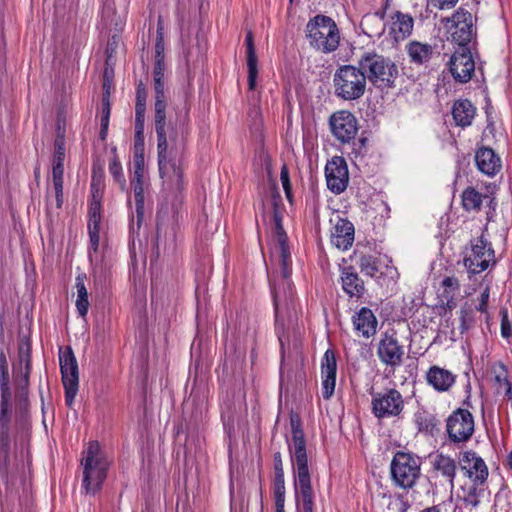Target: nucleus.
Instances as JSON below:
<instances>
[{
  "label": "nucleus",
  "instance_id": "obj_1",
  "mask_svg": "<svg viewBox=\"0 0 512 512\" xmlns=\"http://www.w3.org/2000/svg\"><path fill=\"white\" fill-rule=\"evenodd\" d=\"M157 136L159 173L163 186L172 193H180L184 188L182 155L187 136V115L170 116L166 112L154 116Z\"/></svg>",
  "mask_w": 512,
  "mask_h": 512
},
{
  "label": "nucleus",
  "instance_id": "obj_2",
  "mask_svg": "<svg viewBox=\"0 0 512 512\" xmlns=\"http://www.w3.org/2000/svg\"><path fill=\"white\" fill-rule=\"evenodd\" d=\"M291 444H289L290 455L295 464V489L302 501L303 512H313L314 493L311 486V477L308 468V457L306 452V441L302 428L300 416L290 413Z\"/></svg>",
  "mask_w": 512,
  "mask_h": 512
},
{
  "label": "nucleus",
  "instance_id": "obj_3",
  "mask_svg": "<svg viewBox=\"0 0 512 512\" xmlns=\"http://www.w3.org/2000/svg\"><path fill=\"white\" fill-rule=\"evenodd\" d=\"M309 45L324 54L336 51L340 44V31L329 16L316 15L306 24Z\"/></svg>",
  "mask_w": 512,
  "mask_h": 512
},
{
  "label": "nucleus",
  "instance_id": "obj_4",
  "mask_svg": "<svg viewBox=\"0 0 512 512\" xmlns=\"http://www.w3.org/2000/svg\"><path fill=\"white\" fill-rule=\"evenodd\" d=\"M358 65L365 72L366 81L375 87L392 88L398 77L397 65L387 57L376 52H365L358 60Z\"/></svg>",
  "mask_w": 512,
  "mask_h": 512
},
{
  "label": "nucleus",
  "instance_id": "obj_5",
  "mask_svg": "<svg viewBox=\"0 0 512 512\" xmlns=\"http://www.w3.org/2000/svg\"><path fill=\"white\" fill-rule=\"evenodd\" d=\"M333 87L336 97L345 101L358 100L366 92L365 72L359 65H341L333 75Z\"/></svg>",
  "mask_w": 512,
  "mask_h": 512
},
{
  "label": "nucleus",
  "instance_id": "obj_6",
  "mask_svg": "<svg viewBox=\"0 0 512 512\" xmlns=\"http://www.w3.org/2000/svg\"><path fill=\"white\" fill-rule=\"evenodd\" d=\"M85 454L82 460V486L87 494L95 495L107 477L109 462L100 454V446L96 441L89 443Z\"/></svg>",
  "mask_w": 512,
  "mask_h": 512
},
{
  "label": "nucleus",
  "instance_id": "obj_7",
  "mask_svg": "<svg viewBox=\"0 0 512 512\" xmlns=\"http://www.w3.org/2000/svg\"><path fill=\"white\" fill-rule=\"evenodd\" d=\"M391 477L395 485L403 488H413L421 475V460L413 454L397 451L390 464Z\"/></svg>",
  "mask_w": 512,
  "mask_h": 512
},
{
  "label": "nucleus",
  "instance_id": "obj_8",
  "mask_svg": "<svg viewBox=\"0 0 512 512\" xmlns=\"http://www.w3.org/2000/svg\"><path fill=\"white\" fill-rule=\"evenodd\" d=\"M273 219L274 229L272 232V237L274 241V246L272 248L271 253L273 259H275L280 266L284 285H286L290 291L289 296H285V300H287L288 298L289 300H292V286L291 283L288 281L292 273V261L288 246V236L283 228L282 219L277 210L274 211Z\"/></svg>",
  "mask_w": 512,
  "mask_h": 512
},
{
  "label": "nucleus",
  "instance_id": "obj_9",
  "mask_svg": "<svg viewBox=\"0 0 512 512\" xmlns=\"http://www.w3.org/2000/svg\"><path fill=\"white\" fill-rule=\"evenodd\" d=\"M471 253L464 257V265L471 274L485 271L496 264L495 251L492 244L481 236L470 241Z\"/></svg>",
  "mask_w": 512,
  "mask_h": 512
},
{
  "label": "nucleus",
  "instance_id": "obj_10",
  "mask_svg": "<svg viewBox=\"0 0 512 512\" xmlns=\"http://www.w3.org/2000/svg\"><path fill=\"white\" fill-rule=\"evenodd\" d=\"M59 364L62 383L65 389V402L71 408L79 387L78 363L71 347L60 350Z\"/></svg>",
  "mask_w": 512,
  "mask_h": 512
},
{
  "label": "nucleus",
  "instance_id": "obj_11",
  "mask_svg": "<svg viewBox=\"0 0 512 512\" xmlns=\"http://www.w3.org/2000/svg\"><path fill=\"white\" fill-rule=\"evenodd\" d=\"M371 409L378 419L398 417L404 409L402 394L395 388H386L381 392H371Z\"/></svg>",
  "mask_w": 512,
  "mask_h": 512
},
{
  "label": "nucleus",
  "instance_id": "obj_12",
  "mask_svg": "<svg viewBox=\"0 0 512 512\" xmlns=\"http://www.w3.org/2000/svg\"><path fill=\"white\" fill-rule=\"evenodd\" d=\"M474 427V417L467 409H456L446 420V432L452 443L467 442L474 433Z\"/></svg>",
  "mask_w": 512,
  "mask_h": 512
},
{
  "label": "nucleus",
  "instance_id": "obj_13",
  "mask_svg": "<svg viewBox=\"0 0 512 512\" xmlns=\"http://www.w3.org/2000/svg\"><path fill=\"white\" fill-rule=\"evenodd\" d=\"M404 354V347L399 343L394 329L382 333L377 347V356L383 364L392 368L399 367L403 363Z\"/></svg>",
  "mask_w": 512,
  "mask_h": 512
},
{
  "label": "nucleus",
  "instance_id": "obj_14",
  "mask_svg": "<svg viewBox=\"0 0 512 512\" xmlns=\"http://www.w3.org/2000/svg\"><path fill=\"white\" fill-rule=\"evenodd\" d=\"M329 126L332 135L342 144H349L358 132V120L347 110L334 112L329 118Z\"/></svg>",
  "mask_w": 512,
  "mask_h": 512
},
{
  "label": "nucleus",
  "instance_id": "obj_15",
  "mask_svg": "<svg viewBox=\"0 0 512 512\" xmlns=\"http://www.w3.org/2000/svg\"><path fill=\"white\" fill-rule=\"evenodd\" d=\"M449 70L453 78L460 82H468L474 71L475 63L470 47L457 48L449 61Z\"/></svg>",
  "mask_w": 512,
  "mask_h": 512
},
{
  "label": "nucleus",
  "instance_id": "obj_16",
  "mask_svg": "<svg viewBox=\"0 0 512 512\" xmlns=\"http://www.w3.org/2000/svg\"><path fill=\"white\" fill-rule=\"evenodd\" d=\"M429 462L431 465V477L443 479L450 485L451 490H453L459 462L450 455H446L442 452L431 454L429 456Z\"/></svg>",
  "mask_w": 512,
  "mask_h": 512
},
{
  "label": "nucleus",
  "instance_id": "obj_17",
  "mask_svg": "<svg viewBox=\"0 0 512 512\" xmlns=\"http://www.w3.org/2000/svg\"><path fill=\"white\" fill-rule=\"evenodd\" d=\"M327 187L335 194L342 193L349 180L348 167L343 157L334 156L325 167Z\"/></svg>",
  "mask_w": 512,
  "mask_h": 512
},
{
  "label": "nucleus",
  "instance_id": "obj_18",
  "mask_svg": "<svg viewBox=\"0 0 512 512\" xmlns=\"http://www.w3.org/2000/svg\"><path fill=\"white\" fill-rule=\"evenodd\" d=\"M406 53L409 57L410 63L416 66H423L425 68L434 64L441 56L437 45L421 41H410L406 45Z\"/></svg>",
  "mask_w": 512,
  "mask_h": 512
},
{
  "label": "nucleus",
  "instance_id": "obj_19",
  "mask_svg": "<svg viewBox=\"0 0 512 512\" xmlns=\"http://www.w3.org/2000/svg\"><path fill=\"white\" fill-rule=\"evenodd\" d=\"M134 175L131 179V188L134 193L136 224L138 228L144 219V157H134Z\"/></svg>",
  "mask_w": 512,
  "mask_h": 512
},
{
  "label": "nucleus",
  "instance_id": "obj_20",
  "mask_svg": "<svg viewBox=\"0 0 512 512\" xmlns=\"http://www.w3.org/2000/svg\"><path fill=\"white\" fill-rule=\"evenodd\" d=\"M18 358L19 364L14 367V381L21 395H27L32 367L31 345L29 342L19 345Z\"/></svg>",
  "mask_w": 512,
  "mask_h": 512
},
{
  "label": "nucleus",
  "instance_id": "obj_21",
  "mask_svg": "<svg viewBox=\"0 0 512 512\" xmlns=\"http://www.w3.org/2000/svg\"><path fill=\"white\" fill-rule=\"evenodd\" d=\"M459 465L464 474L476 484H484L489 472L484 460L474 451H465L459 458Z\"/></svg>",
  "mask_w": 512,
  "mask_h": 512
},
{
  "label": "nucleus",
  "instance_id": "obj_22",
  "mask_svg": "<svg viewBox=\"0 0 512 512\" xmlns=\"http://www.w3.org/2000/svg\"><path fill=\"white\" fill-rule=\"evenodd\" d=\"M452 21L454 23V31L451 35L452 40L458 45V48L468 47V44L475 35L471 13L463 8H459L453 14Z\"/></svg>",
  "mask_w": 512,
  "mask_h": 512
},
{
  "label": "nucleus",
  "instance_id": "obj_23",
  "mask_svg": "<svg viewBox=\"0 0 512 512\" xmlns=\"http://www.w3.org/2000/svg\"><path fill=\"white\" fill-rule=\"evenodd\" d=\"M337 361L333 350L328 349L324 353L321 362L322 374V396L324 399H330L334 394L336 385Z\"/></svg>",
  "mask_w": 512,
  "mask_h": 512
},
{
  "label": "nucleus",
  "instance_id": "obj_24",
  "mask_svg": "<svg viewBox=\"0 0 512 512\" xmlns=\"http://www.w3.org/2000/svg\"><path fill=\"white\" fill-rule=\"evenodd\" d=\"M12 418L11 408H0V461L4 469L10 466L11 436L10 424Z\"/></svg>",
  "mask_w": 512,
  "mask_h": 512
},
{
  "label": "nucleus",
  "instance_id": "obj_25",
  "mask_svg": "<svg viewBox=\"0 0 512 512\" xmlns=\"http://www.w3.org/2000/svg\"><path fill=\"white\" fill-rule=\"evenodd\" d=\"M343 291L350 297L360 299L366 292L365 283L353 266L341 269L340 274Z\"/></svg>",
  "mask_w": 512,
  "mask_h": 512
},
{
  "label": "nucleus",
  "instance_id": "obj_26",
  "mask_svg": "<svg viewBox=\"0 0 512 512\" xmlns=\"http://www.w3.org/2000/svg\"><path fill=\"white\" fill-rule=\"evenodd\" d=\"M354 225L347 219L338 217L331 234V243L340 250H348L354 242Z\"/></svg>",
  "mask_w": 512,
  "mask_h": 512
},
{
  "label": "nucleus",
  "instance_id": "obj_27",
  "mask_svg": "<svg viewBox=\"0 0 512 512\" xmlns=\"http://www.w3.org/2000/svg\"><path fill=\"white\" fill-rule=\"evenodd\" d=\"M414 19L410 14L396 11L391 16L389 33L396 42L405 40L413 31Z\"/></svg>",
  "mask_w": 512,
  "mask_h": 512
},
{
  "label": "nucleus",
  "instance_id": "obj_28",
  "mask_svg": "<svg viewBox=\"0 0 512 512\" xmlns=\"http://www.w3.org/2000/svg\"><path fill=\"white\" fill-rule=\"evenodd\" d=\"M426 381L438 392H447L454 385L456 376L449 370L433 365L426 373Z\"/></svg>",
  "mask_w": 512,
  "mask_h": 512
},
{
  "label": "nucleus",
  "instance_id": "obj_29",
  "mask_svg": "<svg viewBox=\"0 0 512 512\" xmlns=\"http://www.w3.org/2000/svg\"><path fill=\"white\" fill-rule=\"evenodd\" d=\"M354 329L365 338H370L376 334L377 318L371 309L362 307L353 317Z\"/></svg>",
  "mask_w": 512,
  "mask_h": 512
},
{
  "label": "nucleus",
  "instance_id": "obj_30",
  "mask_svg": "<svg viewBox=\"0 0 512 512\" xmlns=\"http://www.w3.org/2000/svg\"><path fill=\"white\" fill-rule=\"evenodd\" d=\"M475 161L478 169L489 176L495 175L501 168L500 158L491 148H480L476 152Z\"/></svg>",
  "mask_w": 512,
  "mask_h": 512
},
{
  "label": "nucleus",
  "instance_id": "obj_31",
  "mask_svg": "<svg viewBox=\"0 0 512 512\" xmlns=\"http://www.w3.org/2000/svg\"><path fill=\"white\" fill-rule=\"evenodd\" d=\"M476 115V108L468 99L456 100L452 108V116L457 126L468 127Z\"/></svg>",
  "mask_w": 512,
  "mask_h": 512
},
{
  "label": "nucleus",
  "instance_id": "obj_32",
  "mask_svg": "<svg viewBox=\"0 0 512 512\" xmlns=\"http://www.w3.org/2000/svg\"><path fill=\"white\" fill-rule=\"evenodd\" d=\"M245 44L247 50L248 86L250 90H253L256 86V79L258 75V59L255 51L253 34L251 31H249L246 35Z\"/></svg>",
  "mask_w": 512,
  "mask_h": 512
},
{
  "label": "nucleus",
  "instance_id": "obj_33",
  "mask_svg": "<svg viewBox=\"0 0 512 512\" xmlns=\"http://www.w3.org/2000/svg\"><path fill=\"white\" fill-rule=\"evenodd\" d=\"M87 276L82 273L76 277V289H77V300H76V308L77 312L81 317H85L88 313L89 309V300H88V292L85 286V280Z\"/></svg>",
  "mask_w": 512,
  "mask_h": 512
},
{
  "label": "nucleus",
  "instance_id": "obj_34",
  "mask_svg": "<svg viewBox=\"0 0 512 512\" xmlns=\"http://www.w3.org/2000/svg\"><path fill=\"white\" fill-rule=\"evenodd\" d=\"M486 195H482L473 187H467L461 195L462 198V206L466 211H480L483 198H486Z\"/></svg>",
  "mask_w": 512,
  "mask_h": 512
},
{
  "label": "nucleus",
  "instance_id": "obj_35",
  "mask_svg": "<svg viewBox=\"0 0 512 512\" xmlns=\"http://www.w3.org/2000/svg\"><path fill=\"white\" fill-rule=\"evenodd\" d=\"M9 369H0V408H11V390H10Z\"/></svg>",
  "mask_w": 512,
  "mask_h": 512
},
{
  "label": "nucleus",
  "instance_id": "obj_36",
  "mask_svg": "<svg viewBox=\"0 0 512 512\" xmlns=\"http://www.w3.org/2000/svg\"><path fill=\"white\" fill-rule=\"evenodd\" d=\"M154 89V116L164 114L167 108V95L165 84L153 85Z\"/></svg>",
  "mask_w": 512,
  "mask_h": 512
},
{
  "label": "nucleus",
  "instance_id": "obj_37",
  "mask_svg": "<svg viewBox=\"0 0 512 512\" xmlns=\"http://www.w3.org/2000/svg\"><path fill=\"white\" fill-rule=\"evenodd\" d=\"M360 271L369 277H375L378 272V260L372 255L361 254L358 260Z\"/></svg>",
  "mask_w": 512,
  "mask_h": 512
},
{
  "label": "nucleus",
  "instance_id": "obj_38",
  "mask_svg": "<svg viewBox=\"0 0 512 512\" xmlns=\"http://www.w3.org/2000/svg\"><path fill=\"white\" fill-rule=\"evenodd\" d=\"M481 485L482 484H476V482H472L470 486L462 487L464 495L461 499L466 505H471L472 507H477L479 505V497L482 492V489H480Z\"/></svg>",
  "mask_w": 512,
  "mask_h": 512
},
{
  "label": "nucleus",
  "instance_id": "obj_39",
  "mask_svg": "<svg viewBox=\"0 0 512 512\" xmlns=\"http://www.w3.org/2000/svg\"><path fill=\"white\" fill-rule=\"evenodd\" d=\"M475 324V313L473 308L465 303L460 309V332L463 334Z\"/></svg>",
  "mask_w": 512,
  "mask_h": 512
},
{
  "label": "nucleus",
  "instance_id": "obj_40",
  "mask_svg": "<svg viewBox=\"0 0 512 512\" xmlns=\"http://www.w3.org/2000/svg\"><path fill=\"white\" fill-rule=\"evenodd\" d=\"M109 172L113 176L114 181L119 185L121 190L126 188V179L123 173L122 165L115 156L109 163Z\"/></svg>",
  "mask_w": 512,
  "mask_h": 512
},
{
  "label": "nucleus",
  "instance_id": "obj_41",
  "mask_svg": "<svg viewBox=\"0 0 512 512\" xmlns=\"http://www.w3.org/2000/svg\"><path fill=\"white\" fill-rule=\"evenodd\" d=\"M89 220L88 226H92L95 229L96 226L100 227L101 222V202L97 199L96 195L93 194L92 201L89 207Z\"/></svg>",
  "mask_w": 512,
  "mask_h": 512
},
{
  "label": "nucleus",
  "instance_id": "obj_42",
  "mask_svg": "<svg viewBox=\"0 0 512 512\" xmlns=\"http://www.w3.org/2000/svg\"><path fill=\"white\" fill-rule=\"evenodd\" d=\"M65 160V139L63 136L57 135L54 141L53 162L64 163Z\"/></svg>",
  "mask_w": 512,
  "mask_h": 512
},
{
  "label": "nucleus",
  "instance_id": "obj_43",
  "mask_svg": "<svg viewBox=\"0 0 512 512\" xmlns=\"http://www.w3.org/2000/svg\"><path fill=\"white\" fill-rule=\"evenodd\" d=\"M111 107L107 104L102 106L101 110V119H100V139L105 140L109 127V119H110Z\"/></svg>",
  "mask_w": 512,
  "mask_h": 512
},
{
  "label": "nucleus",
  "instance_id": "obj_44",
  "mask_svg": "<svg viewBox=\"0 0 512 512\" xmlns=\"http://www.w3.org/2000/svg\"><path fill=\"white\" fill-rule=\"evenodd\" d=\"M274 498L285 499V480L284 474L274 475Z\"/></svg>",
  "mask_w": 512,
  "mask_h": 512
},
{
  "label": "nucleus",
  "instance_id": "obj_45",
  "mask_svg": "<svg viewBox=\"0 0 512 512\" xmlns=\"http://www.w3.org/2000/svg\"><path fill=\"white\" fill-rule=\"evenodd\" d=\"M442 287L444 288L442 296L447 293V290H450V292H453L454 295H456L460 288V283L456 277L449 276L443 279Z\"/></svg>",
  "mask_w": 512,
  "mask_h": 512
},
{
  "label": "nucleus",
  "instance_id": "obj_46",
  "mask_svg": "<svg viewBox=\"0 0 512 512\" xmlns=\"http://www.w3.org/2000/svg\"><path fill=\"white\" fill-rule=\"evenodd\" d=\"M280 180L283 186V189L285 191V194L288 199L291 197V183H290V177H289V170L286 164H284L281 167L280 171Z\"/></svg>",
  "mask_w": 512,
  "mask_h": 512
},
{
  "label": "nucleus",
  "instance_id": "obj_47",
  "mask_svg": "<svg viewBox=\"0 0 512 512\" xmlns=\"http://www.w3.org/2000/svg\"><path fill=\"white\" fill-rule=\"evenodd\" d=\"M501 335L505 339L512 336V326L509 322L506 310L501 311Z\"/></svg>",
  "mask_w": 512,
  "mask_h": 512
},
{
  "label": "nucleus",
  "instance_id": "obj_48",
  "mask_svg": "<svg viewBox=\"0 0 512 512\" xmlns=\"http://www.w3.org/2000/svg\"><path fill=\"white\" fill-rule=\"evenodd\" d=\"M64 163L53 162L52 176L53 184H63Z\"/></svg>",
  "mask_w": 512,
  "mask_h": 512
},
{
  "label": "nucleus",
  "instance_id": "obj_49",
  "mask_svg": "<svg viewBox=\"0 0 512 512\" xmlns=\"http://www.w3.org/2000/svg\"><path fill=\"white\" fill-rule=\"evenodd\" d=\"M490 297V288L487 286L480 295L479 304L476 306V310L481 313H487L488 301Z\"/></svg>",
  "mask_w": 512,
  "mask_h": 512
},
{
  "label": "nucleus",
  "instance_id": "obj_50",
  "mask_svg": "<svg viewBox=\"0 0 512 512\" xmlns=\"http://www.w3.org/2000/svg\"><path fill=\"white\" fill-rule=\"evenodd\" d=\"M453 499L450 497L447 501H443L437 505H433L431 507H427L423 509L421 512H448V508L452 507Z\"/></svg>",
  "mask_w": 512,
  "mask_h": 512
},
{
  "label": "nucleus",
  "instance_id": "obj_51",
  "mask_svg": "<svg viewBox=\"0 0 512 512\" xmlns=\"http://www.w3.org/2000/svg\"><path fill=\"white\" fill-rule=\"evenodd\" d=\"M88 232L90 237V244L94 251H97L99 246V240H100V227L96 226L95 229H93L92 226H88Z\"/></svg>",
  "mask_w": 512,
  "mask_h": 512
},
{
  "label": "nucleus",
  "instance_id": "obj_52",
  "mask_svg": "<svg viewBox=\"0 0 512 512\" xmlns=\"http://www.w3.org/2000/svg\"><path fill=\"white\" fill-rule=\"evenodd\" d=\"M144 157V135L134 136V157Z\"/></svg>",
  "mask_w": 512,
  "mask_h": 512
},
{
  "label": "nucleus",
  "instance_id": "obj_53",
  "mask_svg": "<svg viewBox=\"0 0 512 512\" xmlns=\"http://www.w3.org/2000/svg\"><path fill=\"white\" fill-rule=\"evenodd\" d=\"M500 371L496 373L495 375V381L500 385L504 386L508 384L510 381L508 380V373L506 366L503 363L499 364Z\"/></svg>",
  "mask_w": 512,
  "mask_h": 512
},
{
  "label": "nucleus",
  "instance_id": "obj_54",
  "mask_svg": "<svg viewBox=\"0 0 512 512\" xmlns=\"http://www.w3.org/2000/svg\"><path fill=\"white\" fill-rule=\"evenodd\" d=\"M459 0H428V2L438 9L452 8Z\"/></svg>",
  "mask_w": 512,
  "mask_h": 512
},
{
  "label": "nucleus",
  "instance_id": "obj_55",
  "mask_svg": "<svg viewBox=\"0 0 512 512\" xmlns=\"http://www.w3.org/2000/svg\"><path fill=\"white\" fill-rule=\"evenodd\" d=\"M274 462V474H284L282 455L280 452H276L273 455Z\"/></svg>",
  "mask_w": 512,
  "mask_h": 512
},
{
  "label": "nucleus",
  "instance_id": "obj_56",
  "mask_svg": "<svg viewBox=\"0 0 512 512\" xmlns=\"http://www.w3.org/2000/svg\"><path fill=\"white\" fill-rule=\"evenodd\" d=\"M147 101V90L142 81L137 84L136 87V102H146Z\"/></svg>",
  "mask_w": 512,
  "mask_h": 512
},
{
  "label": "nucleus",
  "instance_id": "obj_57",
  "mask_svg": "<svg viewBox=\"0 0 512 512\" xmlns=\"http://www.w3.org/2000/svg\"><path fill=\"white\" fill-rule=\"evenodd\" d=\"M165 58L164 55V38L156 37L155 43V59Z\"/></svg>",
  "mask_w": 512,
  "mask_h": 512
},
{
  "label": "nucleus",
  "instance_id": "obj_58",
  "mask_svg": "<svg viewBox=\"0 0 512 512\" xmlns=\"http://www.w3.org/2000/svg\"><path fill=\"white\" fill-rule=\"evenodd\" d=\"M56 198V207L60 209L63 204V184H53Z\"/></svg>",
  "mask_w": 512,
  "mask_h": 512
},
{
  "label": "nucleus",
  "instance_id": "obj_59",
  "mask_svg": "<svg viewBox=\"0 0 512 512\" xmlns=\"http://www.w3.org/2000/svg\"><path fill=\"white\" fill-rule=\"evenodd\" d=\"M453 292H450V290H447V293L444 294L443 298L446 299V307L449 310H452L456 307V300Z\"/></svg>",
  "mask_w": 512,
  "mask_h": 512
},
{
  "label": "nucleus",
  "instance_id": "obj_60",
  "mask_svg": "<svg viewBox=\"0 0 512 512\" xmlns=\"http://www.w3.org/2000/svg\"><path fill=\"white\" fill-rule=\"evenodd\" d=\"M146 102L135 103V118H145Z\"/></svg>",
  "mask_w": 512,
  "mask_h": 512
},
{
  "label": "nucleus",
  "instance_id": "obj_61",
  "mask_svg": "<svg viewBox=\"0 0 512 512\" xmlns=\"http://www.w3.org/2000/svg\"><path fill=\"white\" fill-rule=\"evenodd\" d=\"M145 118H135V134L144 135Z\"/></svg>",
  "mask_w": 512,
  "mask_h": 512
},
{
  "label": "nucleus",
  "instance_id": "obj_62",
  "mask_svg": "<svg viewBox=\"0 0 512 512\" xmlns=\"http://www.w3.org/2000/svg\"><path fill=\"white\" fill-rule=\"evenodd\" d=\"M164 72L165 71H153V85L165 84Z\"/></svg>",
  "mask_w": 512,
  "mask_h": 512
},
{
  "label": "nucleus",
  "instance_id": "obj_63",
  "mask_svg": "<svg viewBox=\"0 0 512 512\" xmlns=\"http://www.w3.org/2000/svg\"><path fill=\"white\" fill-rule=\"evenodd\" d=\"M104 92L102 95V106L107 105L110 107V92H109V86L106 85V83L103 84Z\"/></svg>",
  "mask_w": 512,
  "mask_h": 512
},
{
  "label": "nucleus",
  "instance_id": "obj_64",
  "mask_svg": "<svg viewBox=\"0 0 512 512\" xmlns=\"http://www.w3.org/2000/svg\"><path fill=\"white\" fill-rule=\"evenodd\" d=\"M164 60H165V58L155 59L153 71H165L166 65H165Z\"/></svg>",
  "mask_w": 512,
  "mask_h": 512
}]
</instances>
